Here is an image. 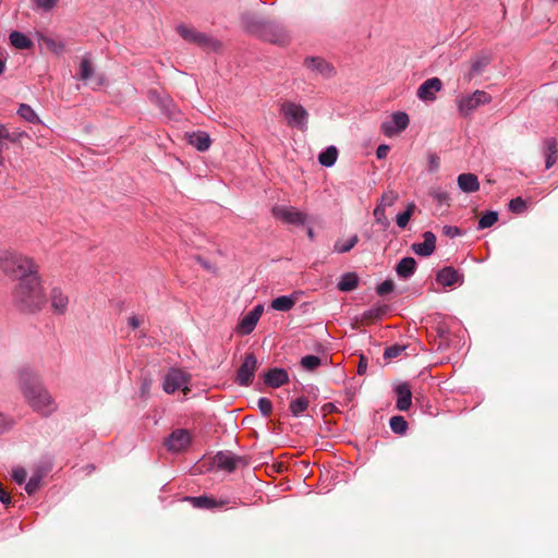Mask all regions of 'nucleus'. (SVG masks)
Wrapping results in <instances>:
<instances>
[{"label": "nucleus", "mask_w": 558, "mask_h": 558, "mask_svg": "<svg viewBox=\"0 0 558 558\" xmlns=\"http://www.w3.org/2000/svg\"><path fill=\"white\" fill-rule=\"evenodd\" d=\"M0 270L10 279L17 281L12 298L23 311L36 312L46 304L38 265L33 258L15 252H2Z\"/></svg>", "instance_id": "nucleus-1"}, {"label": "nucleus", "mask_w": 558, "mask_h": 558, "mask_svg": "<svg viewBox=\"0 0 558 558\" xmlns=\"http://www.w3.org/2000/svg\"><path fill=\"white\" fill-rule=\"evenodd\" d=\"M20 386L29 407L41 416L48 417L57 411V403L40 378L29 369L20 372Z\"/></svg>", "instance_id": "nucleus-2"}, {"label": "nucleus", "mask_w": 558, "mask_h": 558, "mask_svg": "<svg viewBox=\"0 0 558 558\" xmlns=\"http://www.w3.org/2000/svg\"><path fill=\"white\" fill-rule=\"evenodd\" d=\"M242 24L250 34L278 46H287L291 41L288 28L277 21L266 20L255 13H245Z\"/></svg>", "instance_id": "nucleus-3"}, {"label": "nucleus", "mask_w": 558, "mask_h": 558, "mask_svg": "<svg viewBox=\"0 0 558 558\" xmlns=\"http://www.w3.org/2000/svg\"><path fill=\"white\" fill-rule=\"evenodd\" d=\"M177 29L185 41L193 44L207 52L217 51L221 46L219 40L206 33L198 32L192 26L181 24Z\"/></svg>", "instance_id": "nucleus-4"}, {"label": "nucleus", "mask_w": 558, "mask_h": 558, "mask_svg": "<svg viewBox=\"0 0 558 558\" xmlns=\"http://www.w3.org/2000/svg\"><path fill=\"white\" fill-rule=\"evenodd\" d=\"M190 383L191 375L187 372L180 368H170L163 377L162 389L169 395L178 390L187 395L191 391L189 387Z\"/></svg>", "instance_id": "nucleus-5"}, {"label": "nucleus", "mask_w": 558, "mask_h": 558, "mask_svg": "<svg viewBox=\"0 0 558 558\" xmlns=\"http://www.w3.org/2000/svg\"><path fill=\"white\" fill-rule=\"evenodd\" d=\"M280 113L292 128L304 130L307 125L308 113L300 104L284 101L281 104Z\"/></svg>", "instance_id": "nucleus-6"}, {"label": "nucleus", "mask_w": 558, "mask_h": 558, "mask_svg": "<svg viewBox=\"0 0 558 558\" xmlns=\"http://www.w3.org/2000/svg\"><path fill=\"white\" fill-rule=\"evenodd\" d=\"M492 101V96L485 90H475L472 94L462 95L458 98L457 105L459 113L463 117L470 116L480 106Z\"/></svg>", "instance_id": "nucleus-7"}, {"label": "nucleus", "mask_w": 558, "mask_h": 558, "mask_svg": "<svg viewBox=\"0 0 558 558\" xmlns=\"http://www.w3.org/2000/svg\"><path fill=\"white\" fill-rule=\"evenodd\" d=\"M272 215L276 219L288 225L303 226L306 222V215L292 206L275 205Z\"/></svg>", "instance_id": "nucleus-8"}, {"label": "nucleus", "mask_w": 558, "mask_h": 558, "mask_svg": "<svg viewBox=\"0 0 558 558\" xmlns=\"http://www.w3.org/2000/svg\"><path fill=\"white\" fill-rule=\"evenodd\" d=\"M191 442V433L184 428H177L166 438L163 445L170 452H181L187 449Z\"/></svg>", "instance_id": "nucleus-9"}, {"label": "nucleus", "mask_w": 558, "mask_h": 558, "mask_svg": "<svg viewBox=\"0 0 558 558\" xmlns=\"http://www.w3.org/2000/svg\"><path fill=\"white\" fill-rule=\"evenodd\" d=\"M304 66L315 76L328 80L336 74L335 66L322 57H306Z\"/></svg>", "instance_id": "nucleus-10"}, {"label": "nucleus", "mask_w": 558, "mask_h": 558, "mask_svg": "<svg viewBox=\"0 0 558 558\" xmlns=\"http://www.w3.org/2000/svg\"><path fill=\"white\" fill-rule=\"evenodd\" d=\"M410 123L409 116L405 112L397 111L392 113L391 119L381 123V132L386 136H395L404 131Z\"/></svg>", "instance_id": "nucleus-11"}, {"label": "nucleus", "mask_w": 558, "mask_h": 558, "mask_svg": "<svg viewBox=\"0 0 558 558\" xmlns=\"http://www.w3.org/2000/svg\"><path fill=\"white\" fill-rule=\"evenodd\" d=\"M50 311L54 315H64L68 312L70 299L65 291L59 287L51 288L48 298Z\"/></svg>", "instance_id": "nucleus-12"}, {"label": "nucleus", "mask_w": 558, "mask_h": 558, "mask_svg": "<svg viewBox=\"0 0 558 558\" xmlns=\"http://www.w3.org/2000/svg\"><path fill=\"white\" fill-rule=\"evenodd\" d=\"M257 367V359L253 353L245 355V359L236 374V383L240 386H248L253 381L254 373Z\"/></svg>", "instance_id": "nucleus-13"}, {"label": "nucleus", "mask_w": 558, "mask_h": 558, "mask_svg": "<svg viewBox=\"0 0 558 558\" xmlns=\"http://www.w3.org/2000/svg\"><path fill=\"white\" fill-rule=\"evenodd\" d=\"M490 63V57L486 53L475 56L470 61V69L464 73L465 82L470 83L474 77L482 74Z\"/></svg>", "instance_id": "nucleus-14"}, {"label": "nucleus", "mask_w": 558, "mask_h": 558, "mask_svg": "<svg viewBox=\"0 0 558 558\" xmlns=\"http://www.w3.org/2000/svg\"><path fill=\"white\" fill-rule=\"evenodd\" d=\"M441 86V81L438 77L428 78L418 87L417 97L424 101L434 100L435 94L440 90Z\"/></svg>", "instance_id": "nucleus-15"}, {"label": "nucleus", "mask_w": 558, "mask_h": 558, "mask_svg": "<svg viewBox=\"0 0 558 558\" xmlns=\"http://www.w3.org/2000/svg\"><path fill=\"white\" fill-rule=\"evenodd\" d=\"M436 247V236L430 231H425L423 233V242L414 243L412 245L413 252L418 256H429L434 253Z\"/></svg>", "instance_id": "nucleus-16"}, {"label": "nucleus", "mask_w": 558, "mask_h": 558, "mask_svg": "<svg viewBox=\"0 0 558 558\" xmlns=\"http://www.w3.org/2000/svg\"><path fill=\"white\" fill-rule=\"evenodd\" d=\"M397 395L396 408L399 411H408L412 404V391L411 387L407 383L399 384L395 388Z\"/></svg>", "instance_id": "nucleus-17"}, {"label": "nucleus", "mask_w": 558, "mask_h": 558, "mask_svg": "<svg viewBox=\"0 0 558 558\" xmlns=\"http://www.w3.org/2000/svg\"><path fill=\"white\" fill-rule=\"evenodd\" d=\"M543 156L545 158V168L550 169L558 159V144L556 138L546 137L543 141Z\"/></svg>", "instance_id": "nucleus-18"}, {"label": "nucleus", "mask_w": 558, "mask_h": 558, "mask_svg": "<svg viewBox=\"0 0 558 558\" xmlns=\"http://www.w3.org/2000/svg\"><path fill=\"white\" fill-rule=\"evenodd\" d=\"M238 460V457L233 453L223 451L218 452L214 458V462L218 469L228 472H232L236 468Z\"/></svg>", "instance_id": "nucleus-19"}, {"label": "nucleus", "mask_w": 558, "mask_h": 558, "mask_svg": "<svg viewBox=\"0 0 558 558\" xmlns=\"http://www.w3.org/2000/svg\"><path fill=\"white\" fill-rule=\"evenodd\" d=\"M457 183L459 189L464 193H474L480 190V182L473 173H462L458 177Z\"/></svg>", "instance_id": "nucleus-20"}, {"label": "nucleus", "mask_w": 558, "mask_h": 558, "mask_svg": "<svg viewBox=\"0 0 558 558\" xmlns=\"http://www.w3.org/2000/svg\"><path fill=\"white\" fill-rule=\"evenodd\" d=\"M289 380L288 373L282 368H272L265 375V384L278 388Z\"/></svg>", "instance_id": "nucleus-21"}, {"label": "nucleus", "mask_w": 558, "mask_h": 558, "mask_svg": "<svg viewBox=\"0 0 558 558\" xmlns=\"http://www.w3.org/2000/svg\"><path fill=\"white\" fill-rule=\"evenodd\" d=\"M461 276L452 267H445L437 274V282L444 287H452L460 281Z\"/></svg>", "instance_id": "nucleus-22"}, {"label": "nucleus", "mask_w": 558, "mask_h": 558, "mask_svg": "<svg viewBox=\"0 0 558 558\" xmlns=\"http://www.w3.org/2000/svg\"><path fill=\"white\" fill-rule=\"evenodd\" d=\"M298 301V294L281 295L271 301V308L279 312H289Z\"/></svg>", "instance_id": "nucleus-23"}, {"label": "nucleus", "mask_w": 558, "mask_h": 558, "mask_svg": "<svg viewBox=\"0 0 558 558\" xmlns=\"http://www.w3.org/2000/svg\"><path fill=\"white\" fill-rule=\"evenodd\" d=\"M416 262L413 257H403L397 265L396 271L400 278L408 279L415 272Z\"/></svg>", "instance_id": "nucleus-24"}, {"label": "nucleus", "mask_w": 558, "mask_h": 558, "mask_svg": "<svg viewBox=\"0 0 558 558\" xmlns=\"http://www.w3.org/2000/svg\"><path fill=\"white\" fill-rule=\"evenodd\" d=\"M195 508H203V509H213L217 507H222L227 502L225 500H216L214 498L207 497V496H199V497H190L187 498Z\"/></svg>", "instance_id": "nucleus-25"}, {"label": "nucleus", "mask_w": 558, "mask_h": 558, "mask_svg": "<svg viewBox=\"0 0 558 558\" xmlns=\"http://www.w3.org/2000/svg\"><path fill=\"white\" fill-rule=\"evenodd\" d=\"M359 284V277L354 272H347L341 276L338 282V289L342 292L353 291Z\"/></svg>", "instance_id": "nucleus-26"}, {"label": "nucleus", "mask_w": 558, "mask_h": 558, "mask_svg": "<svg viewBox=\"0 0 558 558\" xmlns=\"http://www.w3.org/2000/svg\"><path fill=\"white\" fill-rule=\"evenodd\" d=\"M10 43L17 49H29L33 46L32 40L23 33L13 31L10 36Z\"/></svg>", "instance_id": "nucleus-27"}, {"label": "nucleus", "mask_w": 558, "mask_h": 558, "mask_svg": "<svg viewBox=\"0 0 558 558\" xmlns=\"http://www.w3.org/2000/svg\"><path fill=\"white\" fill-rule=\"evenodd\" d=\"M259 319H257L255 316L251 315L250 313H247L238 324L236 326V331L243 336H246V335H250L257 322Z\"/></svg>", "instance_id": "nucleus-28"}, {"label": "nucleus", "mask_w": 558, "mask_h": 558, "mask_svg": "<svg viewBox=\"0 0 558 558\" xmlns=\"http://www.w3.org/2000/svg\"><path fill=\"white\" fill-rule=\"evenodd\" d=\"M337 158L338 149L335 146H329L319 154L318 161L324 167H331L336 163Z\"/></svg>", "instance_id": "nucleus-29"}, {"label": "nucleus", "mask_w": 558, "mask_h": 558, "mask_svg": "<svg viewBox=\"0 0 558 558\" xmlns=\"http://www.w3.org/2000/svg\"><path fill=\"white\" fill-rule=\"evenodd\" d=\"M190 143L199 151H206L210 147V138L207 133L198 132L191 136Z\"/></svg>", "instance_id": "nucleus-30"}, {"label": "nucleus", "mask_w": 558, "mask_h": 558, "mask_svg": "<svg viewBox=\"0 0 558 558\" xmlns=\"http://www.w3.org/2000/svg\"><path fill=\"white\" fill-rule=\"evenodd\" d=\"M17 114L29 123H39L40 122V119L37 116V113L34 111V109L26 104L20 105Z\"/></svg>", "instance_id": "nucleus-31"}, {"label": "nucleus", "mask_w": 558, "mask_h": 558, "mask_svg": "<svg viewBox=\"0 0 558 558\" xmlns=\"http://www.w3.org/2000/svg\"><path fill=\"white\" fill-rule=\"evenodd\" d=\"M416 206L414 203H410L405 210L402 213H399L396 217L397 226L401 229L405 228L411 219V216L413 215Z\"/></svg>", "instance_id": "nucleus-32"}, {"label": "nucleus", "mask_w": 558, "mask_h": 558, "mask_svg": "<svg viewBox=\"0 0 558 558\" xmlns=\"http://www.w3.org/2000/svg\"><path fill=\"white\" fill-rule=\"evenodd\" d=\"M308 408V399L304 396L296 398L290 403V411L293 416L298 417Z\"/></svg>", "instance_id": "nucleus-33"}, {"label": "nucleus", "mask_w": 558, "mask_h": 558, "mask_svg": "<svg viewBox=\"0 0 558 558\" xmlns=\"http://www.w3.org/2000/svg\"><path fill=\"white\" fill-rule=\"evenodd\" d=\"M390 428L395 434L403 435L408 429V422L403 416L395 415L389 422Z\"/></svg>", "instance_id": "nucleus-34"}, {"label": "nucleus", "mask_w": 558, "mask_h": 558, "mask_svg": "<svg viewBox=\"0 0 558 558\" xmlns=\"http://www.w3.org/2000/svg\"><path fill=\"white\" fill-rule=\"evenodd\" d=\"M94 76V68L88 58H83L80 64L81 80L88 82Z\"/></svg>", "instance_id": "nucleus-35"}, {"label": "nucleus", "mask_w": 558, "mask_h": 558, "mask_svg": "<svg viewBox=\"0 0 558 558\" xmlns=\"http://www.w3.org/2000/svg\"><path fill=\"white\" fill-rule=\"evenodd\" d=\"M357 241H359V238L356 234L350 236L344 242L338 241L335 244V251L338 253H347V252L351 251L356 245Z\"/></svg>", "instance_id": "nucleus-36"}, {"label": "nucleus", "mask_w": 558, "mask_h": 558, "mask_svg": "<svg viewBox=\"0 0 558 558\" xmlns=\"http://www.w3.org/2000/svg\"><path fill=\"white\" fill-rule=\"evenodd\" d=\"M322 364V360L316 355H305L301 359V365L306 371H315Z\"/></svg>", "instance_id": "nucleus-37"}, {"label": "nucleus", "mask_w": 558, "mask_h": 558, "mask_svg": "<svg viewBox=\"0 0 558 558\" xmlns=\"http://www.w3.org/2000/svg\"><path fill=\"white\" fill-rule=\"evenodd\" d=\"M498 219V215L496 211H487L478 220V229H486L492 227Z\"/></svg>", "instance_id": "nucleus-38"}, {"label": "nucleus", "mask_w": 558, "mask_h": 558, "mask_svg": "<svg viewBox=\"0 0 558 558\" xmlns=\"http://www.w3.org/2000/svg\"><path fill=\"white\" fill-rule=\"evenodd\" d=\"M429 195L437 201L439 204H448L450 201V196L448 192L442 190L441 187H433L429 192Z\"/></svg>", "instance_id": "nucleus-39"}, {"label": "nucleus", "mask_w": 558, "mask_h": 558, "mask_svg": "<svg viewBox=\"0 0 558 558\" xmlns=\"http://www.w3.org/2000/svg\"><path fill=\"white\" fill-rule=\"evenodd\" d=\"M40 483H41V475L34 474L27 481V483L25 485V490L27 492L28 495H33L39 488Z\"/></svg>", "instance_id": "nucleus-40"}, {"label": "nucleus", "mask_w": 558, "mask_h": 558, "mask_svg": "<svg viewBox=\"0 0 558 558\" xmlns=\"http://www.w3.org/2000/svg\"><path fill=\"white\" fill-rule=\"evenodd\" d=\"M41 40L45 44V46L47 48H49L50 50H52L53 52L59 53L64 49V45L61 41H57L56 39H53L51 37L43 36Z\"/></svg>", "instance_id": "nucleus-41"}, {"label": "nucleus", "mask_w": 558, "mask_h": 558, "mask_svg": "<svg viewBox=\"0 0 558 558\" xmlns=\"http://www.w3.org/2000/svg\"><path fill=\"white\" fill-rule=\"evenodd\" d=\"M526 208V202L521 197H515L510 201L509 209L514 214H522Z\"/></svg>", "instance_id": "nucleus-42"}, {"label": "nucleus", "mask_w": 558, "mask_h": 558, "mask_svg": "<svg viewBox=\"0 0 558 558\" xmlns=\"http://www.w3.org/2000/svg\"><path fill=\"white\" fill-rule=\"evenodd\" d=\"M373 215L377 223L381 225L383 227L389 226V220L386 217L385 209L383 206L377 205L374 209Z\"/></svg>", "instance_id": "nucleus-43"}, {"label": "nucleus", "mask_w": 558, "mask_h": 558, "mask_svg": "<svg viewBox=\"0 0 558 558\" xmlns=\"http://www.w3.org/2000/svg\"><path fill=\"white\" fill-rule=\"evenodd\" d=\"M257 405H258L260 413L265 417L270 415V413L272 411V403L268 398H265V397L259 398L257 401Z\"/></svg>", "instance_id": "nucleus-44"}, {"label": "nucleus", "mask_w": 558, "mask_h": 558, "mask_svg": "<svg viewBox=\"0 0 558 558\" xmlns=\"http://www.w3.org/2000/svg\"><path fill=\"white\" fill-rule=\"evenodd\" d=\"M404 351V347L402 345H391L385 350L384 357L387 360H391L398 357Z\"/></svg>", "instance_id": "nucleus-45"}, {"label": "nucleus", "mask_w": 558, "mask_h": 558, "mask_svg": "<svg viewBox=\"0 0 558 558\" xmlns=\"http://www.w3.org/2000/svg\"><path fill=\"white\" fill-rule=\"evenodd\" d=\"M396 199L397 195L393 192H387L383 194L380 203L378 205L383 206L385 209L386 207L392 206Z\"/></svg>", "instance_id": "nucleus-46"}, {"label": "nucleus", "mask_w": 558, "mask_h": 558, "mask_svg": "<svg viewBox=\"0 0 558 558\" xmlns=\"http://www.w3.org/2000/svg\"><path fill=\"white\" fill-rule=\"evenodd\" d=\"M393 282L391 280H385L380 284L377 286L376 292L379 295H386L393 290Z\"/></svg>", "instance_id": "nucleus-47"}, {"label": "nucleus", "mask_w": 558, "mask_h": 558, "mask_svg": "<svg viewBox=\"0 0 558 558\" xmlns=\"http://www.w3.org/2000/svg\"><path fill=\"white\" fill-rule=\"evenodd\" d=\"M13 425L12 418L4 415L3 413H0V435L8 432Z\"/></svg>", "instance_id": "nucleus-48"}, {"label": "nucleus", "mask_w": 558, "mask_h": 558, "mask_svg": "<svg viewBox=\"0 0 558 558\" xmlns=\"http://www.w3.org/2000/svg\"><path fill=\"white\" fill-rule=\"evenodd\" d=\"M442 233L451 239L462 235L461 229L454 226H444Z\"/></svg>", "instance_id": "nucleus-49"}, {"label": "nucleus", "mask_w": 558, "mask_h": 558, "mask_svg": "<svg viewBox=\"0 0 558 558\" xmlns=\"http://www.w3.org/2000/svg\"><path fill=\"white\" fill-rule=\"evenodd\" d=\"M12 477L17 484H23L26 481L27 473L24 469L17 468L13 470Z\"/></svg>", "instance_id": "nucleus-50"}, {"label": "nucleus", "mask_w": 558, "mask_h": 558, "mask_svg": "<svg viewBox=\"0 0 558 558\" xmlns=\"http://www.w3.org/2000/svg\"><path fill=\"white\" fill-rule=\"evenodd\" d=\"M34 2L37 8L49 11L56 5L57 0H34Z\"/></svg>", "instance_id": "nucleus-51"}, {"label": "nucleus", "mask_w": 558, "mask_h": 558, "mask_svg": "<svg viewBox=\"0 0 558 558\" xmlns=\"http://www.w3.org/2000/svg\"><path fill=\"white\" fill-rule=\"evenodd\" d=\"M440 167V158L436 154L428 156V168L430 171H436Z\"/></svg>", "instance_id": "nucleus-52"}, {"label": "nucleus", "mask_w": 558, "mask_h": 558, "mask_svg": "<svg viewBox=\"0 0 558 558\" xmlns=\"http://www.w3.org/2000/svg\"><path fill=\"white\" fill-rule=\"evenodd\" d=\"M390 150V147L386 144H381L376 149V157L378 159H385Z\"/></svg>", "instance_id": "nucleus-53"}, {"label": "nucleus", "mask_w": 558, "mask_h": 558, "mask_svg": "<svg viewBox=\"0 0 558 558\" xmlns=\"http://www.w3.org/2000/svg\"><path fill=\"white\" fill-rule=\"evenodd\" d=\"M366 368H367V360L364 356H361L360 363H359V366H357V373L360 375H363V374H365Z\"/></svg>", "instance_id": "nucleus-54"}, {"label": "nucleus", "mask_w": 558, "mask_h": 558, "mask_svg": "<svg viewBox=\"0 0 558 558\" xmlns=\"http://www.w3.org/2000/svg\"><path fill=\"white\" fill-rule=\"evenodd\" d=\"M263 305L258 304L256 305L252 311H250L248 313L253 316H255L257 319L260 318L262 314H263Z\"/></svg>", "instance_id": "nucleus-55"}, {"label": "nucleus", "mask_w": 558, "mask_h": 558, "mask_svg": "<svg viewBox=\"0 0 558 558\" xmlns=\"http://www.w3.org/2000/svg\"><path fill=\"white\" fill-rule=\"evenodd\" d=\"M128 324L131 328L136 329L141 325V320L137 316H131L128 320Z\"/></svg>", "instance_id": "nucleus-56"}, {"label": "nucleus", "mask_w": 558, "mask_h": 558, "mask_svg": "<svg viewBox=\"0 0 558 558\" xmlns=\"http://www.w3.org/2000/svg\"><path fill=\"white\" fill-rule=\"evenodd\" d=\"M366 316L369 318H373V317L378 318V317H380V311L378 308L369 310V311H367Z\"/></svg>", "instance_id": "nucleus-57"}, {"label": "nucleus", "mask_w": 558, "mask_h": 558, "mask_svg": "<svg viewBox=\"0 0 558 558\" xmlns=\"http://www.w3.org/2000/svg\"><path fill=\"white\" fill-rule=\"evenodd\" d=\"M168 104H170V100H169V99H167V98H165V99H163V98H162V99H160V105H161V107H162V108H165V109H167V110H168Z\"/></svg>", "instance_id": "nucleus-58"}, {"label": "nucleus", "mask_w": 558, "mask_h": 558, "mask_svg": "<svg viewBox=\"0 0 558 558\" xmlns=\"http://www.w3.org/2000/svg\"><path fill=\"white\" fill-rule=\"evenodd\" d=\"M148 388H149V385L147 383H144L142 386V393H145L146 390H148Z\"/></svg>", "instance_id": "nucleus-59"}, {"label": "nucleus", "mask_w": 558, "mask_h": 558, "mask_svg": "<svg viewBox=\"0 0 558 558\" xmlns=\"http://www.w3.org/2000/svg\"><path fill=\"white\" fill-rule=\"evenodd\" d=\"M307 235H308V238H310L311 240H313V239H314V232H313V229H311V228H310V229L307 230Z\"/></svg>", "instance_id": "nucleus-60"}, {"label": "nucleus", "mask_w": 558, "mask_h": 558, "mask_svg": "<svg viewBox=\"0 0 558 558\" xmlns=\"http://www.w3.org/2000/svg\"><path fill=\"white\" fill-rule=\"evenodd\" d=\"M4 68H5V64H4V62L0 59V74H2V72L4 71Z\"/></svg>", "instance_id": "nucleus-61"}]
</instances>
